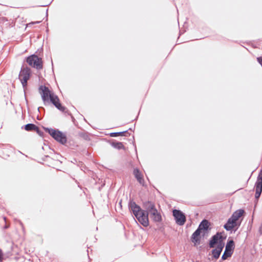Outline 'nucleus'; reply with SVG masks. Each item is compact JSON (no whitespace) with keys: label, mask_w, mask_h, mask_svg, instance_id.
Segmentation results:
<instances>
[{"label":"nucleus","mask_w":262,"mask_h":262,"mask_svg":"<svg viewBox=\"0 0 262 262\" xmlns=\"http://www.w3.org/2000/svg\"><path fill=\"white\" fill-rule=\"evenodd\" d=\"M43 49L42 47L38 49L35 53L32 54L26 58V61L31 67L38 70L43 68V61L40 57L42 54Z\"/></svg>","instance_id":"nucleus-1"},{"label":"nucleus","mask_w":262,"mask_h":262,"mask_svg":"<svg viewBox=\"0 0 262 262\" xmlns=\"http://www.w3.org/2000/svg\"><path fill=\"white\" fill-rule=\"evenodd\" d=\"M142 207V226L144 227H147L149 226V214L157 208L155 203L150 201H143Z\"/></svg>","instance_id":"nucleus-2"},{"label":"nucleus","mask_w":262,"mask_h":262,"mask_svg":"<svg viewBox=\"0 0 262 262\" xmlns=\"http://www.w3.org/2000/svg\"><path fill=\"white\" fill-rule=\"evenodd\" d=\"M43 130L48 133L56 141L62 145L67 142V137L65 134L58 129L42 126Z\"/></svg>","instance_id":"nucleus-3"},{"label":"nucleus","mask_w":262,"mask_h":262,"mask_svg":"<svg viewBox=\"0 0 262 262\" xmlns=\"http://www.w3.org/2000/svg\"><path fill=\"white\" fill-rule=\"evenodd\" d=\"M128 207L129 211L134 215L136 217L138 221L142 225V212L143 209L141 207L136 204V203L133 201V200L130 199L128 204Z\"/></svg>","instance_id":"nucleus-4"},{"label":"nucleus","mask_w":262,"mask_h":262,"mask_svg":"<svg viewBox=\"0 0 262 262\" xmlns=\"http://www.w3.org/2000/svg\"><path fill=\"white\" fill-rule=\"evenodd\" d=\"M235 248V243L232 239L229 238L226 243L225 251L221 257L220 262L230 257L233 253Z\"/></svg>","instance_id":"nucleus-5"},{"label":"nucleus","mask_w":262,"mask_h":262,"mask_svg":"<svg viewBox=\"0 0 262 262\" xmlns=\"http://www.w3.org/2000/svg\"><path fill=\"white\" fill-rule=\"evenodd\" d=\"M172 215L176 223L179 226H183L186 221V217L184 213L179 209H173Z\"/></svg>","instance_id":"nucleus-6"},{"label":"nucleus","mask_w":262,"mask_h":262,"mask_svg":"<svg viewBox=\"0 0 262 262\" xmlns=\"http://www.w3.org/2000/svg\"><path fill=\"white\" fill-rule=\"evenodd\" d=\"M38 90L43 103L45 105H46L47 102H49L50 97L53 92L47 86L43 85H40Z\"/></svg>","instance_id":"nucleus-7"},{"label":"nucleus","mask_w":262,"mask_h":262,"mask_svg":"<svg viewBox=\"0 0 262 262\" xmlns=\"http://www.w3.org/2000/svg\"><path fill=\"white\" fill-rule=\"evenodd\" d=\"M241 223L238 222H236L232 218L230 217L228 219L226 223H225L224 225V228L228 231H235L239 227Z\"/></svg>","instance_id":"nucleus-8"},{"label":"nucleus","mask_w":262,"mask_h":262,"mask_svg":"<svg viewBox=\"0 0 262 262\" xmlns=\"http://www.w3.org/2000/svg\"><path fill=\"white\" fill-rule=\"evenodd\" d=\"M210 222L207 220L204 219L200 223L197 229L203 233V236H204L206 233H207L211 230Z\"/></svg>","instance_id":"nucleus-9"},{"label":"nucleus","mask_w":262,"mask_h":262,"mask_svg":"<svg viewBox=\"0 0 262 262\" xmlns=\"http://www.w3.org/2000/svg\"><path fill=\"white\" fill-rule=\"evenodd\" d=\"M201 233L200 230L196 229L191 236L190 240L195 246L200 245L201 243L202 238Z\"/></svg>","instance_id":"nucleus-10"},{"label":"nucleus","mask_w":262,"mask_h":262,"mask_svg":"<svg viewBox=\"0 0 262 262\" xmlns=\"http://www.w3.org/2000/svg\"><path fill=\"white\" fill-rule=\"evenodd\" d=\"M31 75V69L28 67L25 68L21 67L20 71L19 74V78L20 77L21 79H29Z\"/></svg>","instance_id":"nucleus-11"},{"label":"nucleus","mask_w":262,"mask_h":262,"mask_svg":"<svg viewBox=\"0 0 262 262\" xmlns=\"http://www.w3.org/2000/svg\"><path fill=\"white\" fill-rule=\"evenodd\" d=\"M223 232H217L216 233L210 238L209 241V247L210 248L215 247V245L220 242V234H222Z\"/></svg>","instance_id":"nucleus-12"},{"label":"nucleus","mask_w":262,"mask_h":262,"mask_svg":"<svg viewBox=\"0 0 262 262\" xmlns=\"http://www.w3.org/2000/svg\"><path fill=\"white\" fill-rule=\"evenodd\" d=\"M133 174L135 178L137 179V181L139 183V184L142 185L143 186H144L145 182L143 177V175L138 168H136L134 169Z\"/></svg>","instance_id":"nucleus-13"},{"label":"nucleus","mask_w":262,"mask_h":262,"mask_svg":"<svg viewBox=\"0 0 262 262\" xmlns=\"http://www.w3.org/2000/svg\"><path fill=\"white\" fill-rule=\"evenodd\" d=\"M149 215L154 222L160 223L162 221V215L157 209L149 214Z\"/></svg>","instance_id":"nucleus-14"},{"label":"nucleus","mask_w":262,"mask_h":262,"mask_svg":"<svg viewBox=\"0 0 262 262\" xmlns=\"http://www.w3.org/2000/svg\"><path fill=\"white\" fill-rule=\"evenodd\" d=\"M109 143L114 148L117 149L118 150L125 149V146L121 142L117 141L115 140H112V141H109Z\"/></svg>","instance_id":"nucleus-15"},{"label":"nucleus","mask_w":262,"mask_h":262,"mask_svg":"<svg viewBox=\"0 0 262 262\" xmlns=\"http://www.w3.org/2000/svg\"><path fill=\"white\" fill-rule=\"evenodd\" d=\"M255 200H254V209L253 212L252 217H253L255 208L257 206L259 199L260 195L261 194V192H262V188H260V189H257V187H255Z\"/></svg>","instance_id":"nucleus-16"},{"label":"nucleus","mask_w":262,"mask_h":262,"mask_svg":"<svg viewBox=\"0 0 262 262\" xmlns=\"http://www.w3.org/2000/svg\"><path fill=\"white\" fill-rule=\"evenodd\" d=\"M244 213L245 210L244 209H240L234 211L230 217L232 218L236 222H238V220L243 215Z\"/></svg>","instance_id":"nucleus-17"},{"label":"nucleus","mask_w":262,"mask_h":262,"mask_svg":"<svg viewBox=\"0 0 262 262\" xmlns=\"http://www.w3.org/2000/svg\"><path fill=\"white\" fill-rule=\"evenodd\" d=\"M130 133L128 132V130H125L120 132H113L109 134V135L111 137H116L118 136H125L127 137L130 136Z\"/></svg>","instance_id":"nucleus-18"},{"label":"nucleus","mask_w":262,"mask_h":262,"mask_svg":"<svg viewBox=\"0 0 262 262\" xmlns=\"http://www.w3.org/2000/svg\"><path fill=\"white\" fill-rule=\"evenodd\" d=\"M255 187H257L258 189L262 188V168L260 170L258 174L256 181L255 183Z\"/></svg>","instance_id":"nucleus-19"},{"label":"nucleus","mask_w":262,"mask_h":262,"mask_svg":"<svg viewBox=\"0 0 262 262\" xmlns=\"http://www.w3.org/2000/svg\"><path fill=\"white\" fill-rule=\"evenodd\" d=\"M222 251L215 248L211 251V259H215L217 260L220 256L221 254L222 253Z\"/></svg>","instance_id":"nucleus-20"},{"label":"nucleus","mask_w":262,"mask_h":262,"mask_svg":"<svg viewBox=\"0 0 262 262\" xmlns=\"http://www.w3.org/2000/svg\"><path fill=\"white\" fill-rule=\"evenodd\" d=\"M37 128V125L33 123H28L23 125L21 127L22 129H24L26 131L31 132L34 130L35 128Z\"/></svg>","instance_id":"nucleus-21"},{"label":"nucleus","mask_w":262,"mask_h":262,"mask_svg":"<svg viewBox=\"0 0 262 262\" xmlns=\"http://www.w3.org/2000/svg\"><path fill=\"white\" fill-rule=\"evenodd\" d=\"M49 101L54 105V104L59 101V99L58 97L53 92L50 97Z\"/></svg>","instance_id":"nucleus-22"},{"label":"nucleus","mask_w":262,"mask_h":262,"mask_svg":"<svg viewBox=\"0 0 262 262\" xmlns=\"http://www.w3.org/2000/svg\"><path fill=\"white\" fill-rule=\"evenodd\" d=\"M19 80L21 83L22 86H23L24 90V93L25 94L26 93L25 90L27 88V83H28L27 81L29 79H26V78L24 79H21V78L20 77Z\"/></svg>","instance_id":"nucleus-23"},{"label":"nucleus","mask_w":262,"mask_h":262,"mask_svg":"<svg viewBox=\"0 0 262 262\" xmlns=\"http://www.w3.org/2000/svg\"><path fill=\"white\" fill-rule=\"evenodd\" d=\"M225 246V244L222 241H220L217 244L216 246L215 247L216 248L223 251L224 247Z\"/></svg>","instance_id":"nucleus-24"},{"label":"nucleus","mask_w":262,"mask_h":262,"mask_svg":"<svg viewBox=\"0 0 262 262\" xmlns=\"http://www.w3.org/2000/svg\"><path fill=\"white\" fill-rule=\"evenodd\" d=\"M36 132V133L40 137H43L44 133L40 129V128L37 126V128H35L34 130Z\"/></svg>","instance_id":"nucleus-25"},{"label":"nucleus","mask_w":262,"mask_h":262,"mask_svg":"<svg viewBox=\"0 0 262 262\" xmlns=\"http://www.w3.org/2000/svg\"><path fill=\"white\" fill-rule=\"evenodd\" d=\"M54 106L58 109L60 110V107L62 106L60 102V101L57 102L56 104H54Z\"/></svg>","instance_id":"nucleus-26"},{"label":"nucleus","mask_w":262,"mask_h":262,"mask_svg":"<svg viewBox=\"0 0 262 262\" xmlns=\"http://www.w3.org/2000/svg\"><path fill=\"white\" fill-rule=\"evenodd\" d=\"M4 259V253L3 251L0 249V262H2Z\"/></svg>","instance_id":"nucleus-27"},{"label":"nucleus","mask_w":262,"mask_h":262,"mask_svg":"<svg viewBox=\"0 0 262 262\" xmlns=\"http://www.w3.org/2000/svg\"><path fill=\"white\" fill-rule=\"evenodd\" d=\"M66 110H67V108L65 106L62 105V106L60 107V110H59L63 113H67L68 112V111H66Z\"/></svg>","instance_id":"nucleus-28"},{"label":"nucleus","mask_w":262,"mask_h":262,"mask_svg":"<svg viewBox=\"0 0 262 262\" xmlns=\"http://www.w3.org/2000/svg\"><path fill=\"white\" fill-rule=\"evenodd\" d=\"M66 110H67V108L65 106L62 105V106L60 107V110H59L63 113H67L68 112V111H66Z\"/></svg>","instance_id":"nucleus-29"},{"label":"nucleus","mask_w":262,"mask_h":262,"mask_svg":"<svg viewBox=\"0 0 262 262\" xmlns=\"http://www.w3.org/2000/svg\"><path fill=\"white\" fill-rule=\"evenodd\" d=\"M80 136L85 140H87L89 137L86 133L81 134H80Z\"/></svg>","instance_id":"nucleus-30"},{"label":"nucleus","mask_w":262,"mask_h":262,"mask_svg":"<svg viewBox=\"0 0 262 262\" xmlns=\"http://www.w3.org/2000/svg\"><path fill=\"white\" fill-rule=\"evenodd\" d=\"M257 61L262 67V56L258 57L257 58Z\"/></svg>","instance_id":"nucleus-31"},{"label":"nucleus","mask_w":262,"mask_h":262,"mask_svg":"<svg viewBox=\"0 0 262 262\" xmlns=\"http://www.w3.org/2000/svg\"><path fill=\"white\" fill-rule=\"evenodd\" d=\"M220 236V241H222V242H223V241H224V240L226 238V236H224H224H223L222 235V234H220V236Z\"/></svg>","instance_id":"nucleus-32"},{"label":"nucleus","mask_w":262,"mask_h":262,"mask_svg":"<svg viewBox=\"0 0 262 262\" xmlns=\"http://www.w3.org/2000/svg\"><path fill=\"white\" fill-rule=\"evenodd\" d=\"M104 185H105V184L103 183V184L101 185V186L100 187H99L98 190L99 191H101V188L104 186Z\"/></svg>","instance_id":"nucleus-33"},{"label":"nucleus","mask_w":262,"mask_h":262,"mask_svg":"<svg viewBox=\"0 0 262 262\" xmlns=\"http://www.w3.org/2000/svg\"><path fill=\"white\" fill-rule=\"evenodd\" d=\"M45 110V108H44L43 107H41V106H40V107H38V111L39 112H40V110Z\"/></svg>","instance_id":"nucleus-34"},{"label":"nucleus","mask_w":262,"mask_h":262,"mask_svg":"<svg viewBox=\"0 0 262 262\" xmlns=\"http://www.w3.org/2000/svg\"><path fill=\"white\" fill-rule=\"evenodd\" d=\"M46 17L47 18V17H48V9H47L46 10Z\"/></svg>","instance_id":"nucleus-35"},{"label":"nucleus","mask_w":262,"mask_h":262,"mask_svg":"<svg viewBox=\"0 0 262 262\" xmlns=\"http://www.w3.org/2000/svg\"><path fill=\"white\" fill-rule=\"evenodd\" d=\"M40 23V21H35V22H34V23H32L33 24H39Z\"/></svg>","instance_id":"nucleus-36"},{"label":"nucleus","mask_w":262,"mask_h":262,"mask_svg":"<svg viewBox=\"0 0 262 262\" xmlns=\"http://www.w3.org/2000/svg\"><path fill=\"white\" fill-rule=\"evenodd\" d=\"M127 130H128V132L129 130L132 131V132H133V131H134V130H133L132 128H129Z\"/></svg>","instance_id":"nucleus-37"},{"label":"nucleus","mask_w":262,"mask_h":262,"mask_svg":"<svg viewBox=\"0 0 262 262\" xmlns=\"http://www.w3.org/2000/svg\"><path fill=\"white\" fill-rule=\"evenodd\" d=\"M51 2H50L49 4L45 5H43L42 6H43V7L48 6H49V5H50V4H51Z\"/></svg>","instance_id":"nucleus-38"},{"label":"nucleus","mask_w":262,"mask_h":262,"mask_svg":"<svg viewBox=\"0 0 262 262\" xmlns=\"http://www.w3.org/2000/svg\"><path fill=\"white\" fill-rule=\"evenodd\" d=\"M68 114L71 116L72 119H74V117L72 116L71 113H68Z\"/></svg>","instance_id":"nucleus-39"},{"label":"nucleus","mask_w":262,"mask_h":262,"mask_svg":"<svg viewBox=\"0 0 262 262\" xmlns=\"http://www.w3.org/2000/svg\"><path fill=\"white\" fill-rule=\"evenodd\" d=\"M259 232H260V233H262V230H260V229H259Z\"/></svg>","instance_id":"nucleus-40"},{"label":"nucleus","mask_w":262,"mask_h":262,"mask_svg":"<svg viewBox=\"0 0 262 262\" xmlns=\"http://www.w3.org/2000/svg\"><path fill=\"white\" fill-rule=\"evenodd\" d=\"M25 100H26V101L27 102V98L26 97H25Z\"/></svg>","instance_id":"nucleus-41"}]
</instances>
